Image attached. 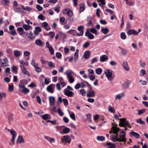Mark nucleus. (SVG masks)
<instances>
[{"label":"nucleus","mask_w":148,"mask_h":148,"mask_svg":"<svg viewBox=\"0 0 148 148\" xmlns=\"http://www.w3.org/2000/svg\"><path fill=\"white\" fill-rule=\"evenodd\" d=\"M8 58H5L3 59V60H1V63L2 64H6L8 63Z\"/></svg>","instance_id":"nucleus-40"},{"label":"nucleus","mask_w":148,"mask_h":148,"mask_svg":"<svg viewBox=\"0 0 148 148\" xmlns=\"http://www.w3.org/2000/svg\"><path fill=\"white\" fill-rule=\"evenodd\" d=\"M137 111L138 112V115H140L142 114L145 113L146 111V110L145 109H143L141 110H138Z\"/></svg>","instance_id":"nucleus-35"},{"label":"nucleus","mask_w":148,"mask_h":148,"mask_svg":"<svg viewBox=\"0 0 148 148\" xmlns=\"http://www.w3.org/2000/svg\"><path fill=\"white\" fill-rule=\"evenodd\" d=\"M79 52V50L78 49H77L76 50V52L74 54V61L75 62H76L78 60Z\"/></svg>","instance_id":"nucleus-24"},{"label":"nucleus","mask_w":148,"mask_h":148,"mask_svg":"<svg viewBox=\"0 0 148 148\" xmlns=\"http://www.w3.org/2000/svg\"><path fill=\"white\" fill-rule=\"evenodd\" d=\"M97 139L98 140L103 141L105 140V137L102 136H97Z\"/></svg>","instance_id":"nucleus-34"},{"label":"nucleus","mask_w":148,"mask_h":148,"mask_svg":"<svg viewBox=\"0 0 148 148\" xmlns=\"http://www.w3.org/2000/svg\"><path fill=\"white\" fill-rule=\"evenodd\" d=\"M108 59V57L106 55H102L100 59V61L104 62L106 61Z\"/></svg>","instance_id":"nucleus-17"},{"label":"nucleus","mask_w":148,"mask_h":148,"mask_svg":"<svg viewBox=\"0 0 148 148\" xmlns=\"http://www.w3.org/2000/svg\"><path fill=\"white\" fill-rule=\"evenodd\" d=\"M90 31L93 33L94 34H97V30L94 28H92L90 29Z\"/></svg>","instance_id":"nucleus-57"},{"label":"nucleus","mask_w":148,"mask_h":148,"mask_svg":"<svg viewBox=\"0 0 148 148\" xmlns=\"http://www.w3.org/2000/svg\"><path fill=\"white\" fill-rule=\"evenodd\" d=\"M36 8L39 11H41L43 10L42 7L40 6L39 5H37L36 6Z\"/></svg>","instance_id":"nucleus-54"},{"label":"nucleus","mask_w":148,"mask_h":148,"mask_svg":"<svg viewBox=\"0 0 148 148\" xmlns=\"http://www.w3.org/2000/svg\"><path fill=\"white\" fill-rule=\"evenodd\" d=\"M104 74L108 80H110V78L112 75V71L110 69H107L104 72Z\"/></svg>","instance_id":"nucleus-6"},{"label":"nucleus","mask_w":148,"mask_h":148,"mask_svg":"<svg viewBox=\"0 0 148 148\" xmlns=\"http://www.w3.org/2000/svg\"><path fill=\"white\" fill-rule=\"evenodd\" d=\"M122 87L123 88H127L129 87V84L127 83H125L123 84Z\"/></svg>","instance_id":"nucleus-56"},{"label":"nucleus","mask_w":148,"mask_h":148,"mask_svg":"<svg viewBox=\"0 0 148 148\" xmlns=\"http://www.w3.org/2000/svg\"><path fill=\"white\" fill-rule=\"evenodd\" d=\"M90 56V53L89 51H86L84 53V58L86 59H88Z\"/></svg>","instance_id":"nucleus-23"},{"label":"nucleus","mask_w":148,"mask_h":148,"mask_svg":"<svg viewBox=\"0 0 148 148\" xmlns=\"http://www.w3.org/2000/svg\"><path fill=\"white\" fill-rule=\"evenodd\" d=\"M49 101L50 102V105L51 106H53L54 105L55 102V97L52 96L49 97Z\"/></svg>","instance_id":"nucleus-14"},{"label":"nucleus","mask_w":148,"mask_h":148,"mask_svg":"<svg viewBox=\"0 0 148 148\" xmlns=\"http://www.w3.org/2000/svg\"><path fill=\"white\" fill-rule=\"evenodd\" d=\"M27 81L26 79H23L20 81V84H19L18 86L20 85H24V84H27Z\"/></svg>","instance_id":"nucleus-30"},{"label":"nucleus","mask_w":148,"mask_h":148,"mask_svg":"<svg viewBox=\"0 0 148 148\" xmlns=\"http://www.w3.org/2000/svg\"><path fill=\"white\" fill-rule=\"evenodd\" d=\"M89 42L88 41H87L84 44L83 47L84 48H86L89 46Z\"/></svg>","instance_id":"nucleus-52"},{"label":"nucleus","mask_w":148,"mask_h":148,"mask_svg":"<svg viewBox=\"0 0 148 148\" xmlns=\"http://www.w3.org/2000/svg\"><path fill=\"white\" fill-rule=\"evenodd\" d=\"M64 94L65 95L67 96L68 97H72L75 95L74 92L72 91L65 89L63 91Z\"/></svg>","instance_id":"nucleus-4"},{"label":"nucleus","mask_w":148,"mask_h":148,"mask_svg":"<svg viewBox=\"0 0 148 148\" xmlns=\"http://www.w3.org/2000/svg\"><path fill=\"white\" fill-rule=\"evenodd\" d=\"M140 65L143 68H144L146 64L144 62H142V61L140 60Z\"/></svg>","instance_id":"nucleus-60"},{"label":"nucleus","mask_w":148,"mask_h":148,"mask_svg":"<svg viewBox=\"0 0 148 148\" xmlns=\"http://www.w3.org/2000/svg\"><path fill=\"white\" fill-rule=\"evenodd\" d=\"M130 134H131L136 138H140V134L135 132L132 131L130 133Z\"/></svg>","instance_id":"nucleus-18"},{"label":"nucleus","mask_w":148,"mask_h":148,"mask_svg":"<svg viewBox=\"0 0 148 148\" xmlns=\"http://www.w3.org/2000/svg\"><path fill=\"white\" fill-rule=\"evenodd\" d=\"M101 31L104 34H106L109 31V29L107 28L101 27Z\"/></svg>","instance_id":"nucleus-27"},{"label":"nucleus","mask_w":148,"mask_h":148,"mask_svg":"<svg viewBox=\"0 0 148 148\" xmlns=\"http://www.w3.org/2000/svg\"><path fill=\"white\" fill-rule=\"evenodd\" d=\"M62 140L65 143H68L70 144L71 141V139L70 137L68 135H66L63 136Z\"/></svg>","instance_id":"nucleus-8"},{"label":"nucleus","mask_w":148,"mask_h":148,"mask_svg":"<svg viewBox=\"0 0 148 148\" xmlns=\"http://www.w3.org/2000/svg\"><path fill=\"white\" fill-rule=\"evenodd\" d=\"M2 1L4 2L5 5H8L10 3V0H2Z\"/></svg>","instance_id":"nucleus-59"},{"label":"nucleus","mask_w":148,"mask_h":148,"mask_svg":"<svg viewBox=\"0 0 148 148\" xmlns=\"http://www.w3.org/2000/svg\"><path fill=\"white\" fill-rule=\"evenodd\" d=\"M56 57L58 58H62V54L60 52H57L56 53Z\"/></svg>","instance_id":"nucleus-62"},{"label":"nucleus","mask_w":148,"mask_h":148,"mask_svg":"<svg viewBox=\"0 0 148 148\" xmlns=\"http://www.w3.org/2000/svg\"><path fill=\"white\" fill-rule=\"evenodd\" d=\"M123 65L126 71H128L129 70V67L126 61H125L123 62Z\"/></svg>","instance_id":"nucleus-22"},{"label":"nucleus","mask_w":148,"mask_h":148,"mask_svg":"<svg viewBox=\"0 0 148 148\" xmlns=\"http://www.w3.org/2000/svg\"><path fill=\"white\" fill-rule=\"evenodd\" d=\"M27 36L28 37L31 39H33L35 38V37L33 36V33L31 32L27 34Z\"/></svg>","instance_id":"nucleus-32"},{"label":"nucleus","mask_w":148,"mask_h":148,"mask_svg":"<svg viewBox=\"0 0 148 148\" xmlns=\"http://www.w3.org/2000/svg\"><path fill=\"white\" fill-rule=\"evenodd\" d=\"M79 11L80 12H83L85 10V5L84 3H81L79 5Z\"/></svg>","instance_id":"nucleus-26"},{"label":"nucleus","mask_w":148,"mask_h":148,"mask_svg":"<svg viewBox=\"0 0 148 148\" xmlns=\"http://www.w3.org/2000/svg\"><path fill=\"white\" fill-rule=\"evenodd\" d=\"M127 34L129 35L132 34H134L136 35H137L138 34V32L133 29H130L127 32Z\"/></svg>","instance_id":"nucleus-11"},{"label":"nucleus","mask_w":148,"mask_h":148,"mask_svg":"<svg viewBox=\"0 0 148 148\" xmlns=\"http://www.w3.org/2000/svg\"><path fill=\"white\" fill-rule=\"evenodd\" d=\"M5 130H7L8 132H10L12 138L11 139V142H9V143L10 146H13L14 144V141L17 135V133L12 128L11 130L6 127Z\"/></svg>","instance_id":"nucleus-1"},{"label":"nucleus","mask_w":148,"mask_h":148,"mask_svg":"<svg viewBox=\"0 0 148 148\" xmlns=\"http://www.w3.org/2000/svg\"><path fill=\"white\" fill-rule=\"evenodd\" d=\"M14 89V86L13 85H9L8 90L10 92L12 91Z\"/></svg>","instance_id":"nucleus-49"},{"label":"nucleus","mask_w":148,"mask_h":148,"mask_svg":"<svg viewBox=\"0 0 148 148\" xmlns=\"http://www.w3.org/2000/svg\"><path fill=\"white\" fill-rule=\"evenodd\" d=\"M34 67L35 68V71L36 72L38 73H39L41 72L42 71L41 69L39 67H38V66H36Z\"/></svg>","instance_id":"nucleus-39"},{"label":"nucleus","mask_w":148,"mask_h":148,"mask_svg":"<svg viewBox=\"0 0 148 148\" xmlns=\"http://www.w3.org/2000/svg\"><path fill=\"white\" fill-rule=\"evenodd\" d=\"M124 94L123 93H122L120 94H119L117 95L115 98V99L116 100H117V99L119 100H120L121 98H123L124 97Z\"/></svg>","instance_id":"nucleus-25"},{"label":"nucleus","mask_w":148,"mask_h":148,"mask_svg":"<svg viewBox=\"0 0 148 148\" xmlns=\"http://www.w3.org/2000/svg\"><path fill=\"white\" fill-rule=\"evenodd\" d=\"M95 72L97 74L100 75L102 72V69L101 68H98L96 70Z\"/></svg>","instance_id":"nucleus-33"},{"label":"nucleus","mask_w":148,"mask_h":148,"mask_svg":"<svg viewBox=\"0 0 148 148\" xmlns=\"http://www.w3.org/2000/svg\"><path fill=\"white\" fill-rule=\"evenodd\" d=\"M63 101L64 103V105L65 106H66L68 104V101L67 99L66 98L63 99L62 100Z\"/></svg>","instance_id":"nucleus-51"},{"label":"nucleus","mask_w":148,"mask_h":148,"mask_svg":"<svg viewBox=\"0 0 148 148\" xmlns=\"http://www.w3.org/2000/svg\"><path fill=\"white\" fill-rule=\"evenodd\" d=\"M14 54L15 56L18 57L20 56L21 53L18 50H14Z\"/></svg>","instance_id":"nucleus-31"},{"label":"nucleus","mask_w":148,"mask_h":148,"mask_svg":"<svg viewBox=\"0 0 148 148\" xmlns=\"http://www.w3.org/2000/svg\"><path fill=\"white\" fill-rule=\"evenodd\" d=\"M110 137L111 140L114 142L119 141V138L117 137L116 136L112 134L110 136Z\"/></svg>","instance_id":"nucleus-19"},{"label":"nucleus","mask_w":148,"mask_h":148,"mask_svg":"<svg viewBox=\"0 0 148 148\" xmlns=\"http://www.w3.org/2000/svg\"><path fill=\"white\" fill-rule=\"evenodd\" d=\"M112 129L113 130V133L115 134L116 135V136L117 137L118 136V132H119V130H120V128H118L117 127H116L115 126H113L112 127Z\"/></svg>","instance_id":"nucleus-15"},{"label":"nucleus","mask_w":148,"mask_h":148,"mask_svg":"<svg viewBox=\"0 0 148 148\" xmlns=\"http://www.w3.org/2000/svg\"><path fill=\"white\" fill-rule=\"evenodd\" d=\"M70 117L73 120H75L76 119L75 115L74 113H73L70 115Z\"/></svg>","instance_id":"nucleus-64"},{"label":"nucleus","mask_w":148,"mask_h":148,"mask_svg":"<svg viewBox=\"0 0 148 148\" xmlns=\"http://www.w3.org/2000/svg\"><path fill=\"white\" fill-rule=\"evenodd\" d=\"M38 18L39 19H40L42 20H44L45 19V17L42 14L39 15L38 16Z\"/></svg>","instance_id":"nucleus-46"},{"label":"nucleus","mask_w":148,"mask_h":148,"mask_svg":"<svg viewBox=\"0 0 148 148\" xmlns=\"http://www.w3.org/2000/svg\"><path fill=\"white\" fill-rule=\"evenodd\" d=\"M108 110L109 111L111 112L114 113L115 112V110L114 108L111 106H109L108 108Z\"/></svg>","instance_id":"nucleus-41"},{"label":"nucleus","mask_w":148,"mask_h":148,"mask_svg":"<svg viewBox=\"0 0 148 148\" xmlns=\"http://www.w3.org/2000/svg\"><path fill=\"white\" fill-rule=\"evenodd\" d=\"M6 96V93L0 92V101L2 100L3 98H5Z\"/></svg>","instance_id":"nucleus-29"},{"label":"nucleus","mask_w":148,"mask_h":148,"mask_svg":"<svg viewBox=\"0 0 148 148\" xmlns=\"http://www.w3.org/2000/svg\"><path fill=\"white\" fill-rule=\"evenodd\" d=\"M121 38L122 39H125L126 38V36L124 32H121L120 35Z\"/></svg>","instance_id":"nucleus-43"},{"label":"nucleus","mask_w":148,"mask_h":148,"mask_svg":"<svg viewBox=\"0 0 148 148\" xmlns=\"http://www.w3.org/2000/svg\"><path fill=\"white\" fill-rule=\"evenodd\" d=\"M121 53L123 55H125L127 53V51L121 48Z\"/></svg>","instance_id":"nucleus-44"},{"label":"nucleus","mask_w":148,"mask_h":148,"mask_svg":"<svg viewBox=\"0 0 148 148\" xmlns=\"http://www.w3.org/2000/svg\"><path fill=\"white\" fill-rule=\"evenodd\" d=\"M65 74L67 75V77H73V75H74L73 72L71 70H67Z\"/></svg>","instance_id":"nucleus-16"},{"label":"nucleus","mask_w":148,"mask_h":148,"mask_svg":"<svg viewBox=\"0 0 148 148\" xmlns=\"http://www.w3.org/2000/svg\"><path fill=\"white\" fill-rule=\"evenodd\" d=\"M19 87L23 89L22 92L24 94H26L29 91V90L26 88L25 85H21V86L20 85L19 86Z\"/></svg>","instance_id":"nucleus-10"},{"label":"nucleus","mask_w":148,"mask_h":148,"mask_svg":"<svg viewBox=\"0 0 148 148\" xmlns=\"http://www.w3.org/2000/svg\"><path fill=\"white\" fill-rule=\"evenodd\" d=\"M8 120L10 124H11L13 122V117L12 116L10 115L8 117Z\"/></svg>","instance_id":"nucleus-37"},{"label":"nucleus","mask_w":148,"mask_h":148,"mask_svg":"<svg viewBox=\"0 0 148 148\" xmlns=\"http://www.w3.org/2000/svg\"><path fill=\"white\" fill-rule=\"evenodd\" d=\"M108 146L107 148H115V145L114 144H112L110 142H108L105 144Z\"/></svg>","instance_id":"nucleus-21"},{"label":"nucleus","mask_w":148,"mask_h":148,"mask_svg":"<svg viewBox=\"0 0 148 148\" xmlns=\"http://www.w3.org/2000/svg\"><path fill=\"white\" fill-rule=\"evenodd\" d=\"M49 49L51 54L52 55H53L54 54V50L53 48L52 47H51Z\"/></svg>","instance_id":"nucleus-58"},{"label":"nucleus","mask_w":148,"mask_h":148,"mask_svg":"<svg viewBox=\"0 0 148 148\" xmlns=\"http://www.w3.org/2000/svg\"><path fill=\"white\" fill-rule=\"evenodd\" d=\"M70 10L69 9H65L63 10V12L64 14H67L69 13V12Z\"/></svg>","instance_id":"nucleus-55"},{"label":"nucleus","mask_w":148,"mask_h":148,"mask_svg":"<svg viewBox=\"0 0 148 148\" xmlns=\"http://www.w3.org/2000/svg\"><path fill=\"white\" fill-rule=\"evenodd\" d=\"M57 110L60 116H62L64 115V114L63 112L62 111L60 108H58Z\"/></svg>","instance_id":"nucleus-42"},{"label":"nucleus","mask_w":148,"mask_h":148,"mask_svg":"<svg viewBox=\"0 0 148 148\" xmlns=\"http://www.w3.org/2000/svg\"><path fill=\"white\" fill-rule=\"evenodd\" d=\"M86 96L87 97H92L95 96V91L92 90H90L89 92L87 94Z\"/></svg>","instance_id":"nucleus-13"},{"label":"nucleus","mask_w":148,"mask_h":148,"mask_svg":"<svg viewBox=\"0 0 148 148\" xmlns=\"http://www.w3.org/2000/svg\"><path fill=\"white\" fill-rule=\"evenodd\" d=\"M120 122L119 125L121 127H125L127 126L130 128H131V126L130 125L128 121L126 120V119L125 118H121L120 119Z\"/></svg>","instance_id":"nucleus-2"},{"label":"nucleus","mask_w":148,"mask_h":148,"mask_svg":"<svg viewBox=\"0 0 148 148\" xmlns=\"http://www.w3.org/2000/svg\"><path fill=\"white\" fill-rule=\"evenodd\" d=\"M20 67L21 68V70L23 74L28 77H30V74L28 71L27 70L26 68L23 65H20Z\"/></svg>","instance_id":"nucleus-7"},{"label":"nucleus","mask_w":148,"mask_h":148,"mask_svg":"<svg viewBox=\"0 0 148 148\" xmlns=\"http://www.w3.org/2000/svg\"><path fill=\"white\" fill-rule=\"evenodd\" d=\"M70 131V130L69 128L65 127V128L63 129V132H61L60 133L61 134H67Z\"/></svg>","instance_id":"nucleus-20"},{"label":"nucleus","mask_w":148,"mask_h":148,"mask_svg":"<svg viewBox=\"0 0 148 148\" xmlns=\"http://www.w3.org/2000/svg\"><path fill=\"white\" fill-rule=\"evenodd\" d=\"M14 10L15 12L19 13H23L24 12L20 8H17L14 9Z\"/></svg>","instance_id":"nucleus-28"},{"label":"nucleus","mask_w":148,"mask_h":148,"mask_svg":"<svg viewBox=\"0 0 148 148\" xmlns=\"http://www.w3.org/2000/svg\"><path fill=\"white\" fill-rule=\"evenodd\" d=\"M31 64L34 67L36 66H38V63L35 64V61L34 60H32Z\"/></svg>","instance_id":"nucleus-63"},{"label":"nucleus","mask_w":148,"mask_h":148,"mask_svg":"<svg viewBox=\"0 0 148 148\" xmlns=\"http://www.w3.org/2000/svg\"><path fill=\"white\" fill-rule=\"evenodd\" d=\"M125 132L122 131L119 134V142L125 143L126 141Z\"/></svg>","instance_id":"nucleus-3"},{"label":"nucleus","mask_w":148,"mask_h":148,"mask_svg":"<svg viewBox=\"0 0 148 148\" xmlns=\"http://www.w3.org/2000/svg\"><path fill=\"white\" fill-rule=\"evenodd\" d=\"M69 80L70 83H72L74 81V79L73 78V77H69Z\"/></svg>","instance_id":"nucleus-53"},{"label":"nucleus","mask_w":148,"mask_h":148,"mask_svg":"<svg viewBox=\"0 0 148 148\" xmlns=\"http://www.w3.org/2000/svg\"><path fill=\"white\" fill-rule=\"evenodd\" d=\"M126 3L127 5L130 6L133 5L134 4V2L133 1H128L126 2Z\"/></svg>","instance_id":"nucleus-45"},{"label":"nucleus","mask_w":148,"mask_h":148,"mask_svg":"<svg viewBox=\"0 0 148 148\" xmlns=\"http://www.w3.org/2000/svg\"><path fill=\"white\" fill-rule=\"evenodd\" d=\"M42 118L44 120H47L49 118V116L48 114L43 115L42 116Z\"/></svg>","instance_id":"nucleus-47"},{"label":"nucleus","mask_w":148,"mask_h":148,"mask_svg":"<svg viewBox=\"0 0 148 148\" xmlns=\"http://www.w3.org/2000/svg\"><path fill=\"white\" fill-rule=\"evenodd\" d=\"M84 28V26L81 25L79 26L77 28V29L78 31H80V33H77V36H82L84 34V31L83 29Z\"/></svg>","instance_id":"nucleus-9"},{"label":"nucleus","mask_w":148,"mask_h":148,"mask_svg":"<svg viewBox=\"0 0 148 148\" xmlns=\"http://www.w3.org/2000/svg\"><path fill=\"white\" fill-rule=\"evenodd\" d=\"M25 140L23 137L21 135L19 136L16 140V143L17 144L23 143Z\"/></svg>","instance_id":"nucleus-12"},{"label":"nucleus","mask_w":148,"mask_h":148,"mask_svg":"<svg viewBox=\"0 0 148 148\" xmlns=\"http://www.w3.org/2000/svg\"><path fill=\"white\" fill-rule=\"evenodd\" d=\"M30 26L27 25L26 24H24L23 25V28L26 30H29L30 28Z\"/></svg>","instance_id":"nucleus-50"},{"label":"nucleus","mask_w":148,"mask_h":148,"mask_svg":"<svg viewBox=\"0 0 148 148\" xmlns=\"http://www.w3.org/2000/svg\"><path fill=\"white\" fill-rule=\"evenodd\" d=\"M136 122L137 123L142 125H144L145 124V122L144 121H143L141 118L138 119L136 121Z\"/></svg>","instance_id":"nucleus-38"},{"label":"nucleus","mask_w":148,"mask_h":148,"mask_svg":"<svg viewBox=\"0 0 148 148\" xmlns=\"http://www.w3.org/2000/svg\"><path fill=\"white\" fill-rule=\"evenodd\" d=\"M49 66L51 68H54L55 66L54 64L51 61L49 62Z\"/></svg>","instance_id":"nucleus-61"},{"label":"nucleus","mask_w":148,"mask_h":148,"mask_svg":"<svg viewBox=\"0 0 148 148\" xmlns=\"http://www.w3.org/2000/svg\"><path fill=\"white\" fill-rule=\"evenodd\" d=\"M35 43L38 46H40L42 45L43 43L41 40L37 39L36 40Z\"/></svg>","instance_id":"nucleus-36"},{"label":"nucleus","mask_w":148,"mask_h":148,"mask_svg":"<svg viewBox=\"0 0 148 148\" xmlns=\"http://www.w3.org/2000/svg\"><path fill=\"white\" fill-rule=\"evenodd\" d=\"M80 92L83 96H86V91L84 89H82L80 90Z\"/></svg>","instance_id":"nucleus-48"},{"label":"nucleus","mask_w":148,"mask_h":148,"mask_svg":"<svg viewBox=\"0 0 148 148\" xmlns=\"http://www.w3.org/2000/svg\"><path fill=\"white\" fill-rule=\"evenodd\" d=\"M55 87V85L54 84H51L47 87V90L49 92L51 93H53L54 92Z\"/></svg>","instance_id":"nucleus-5"}]
</instances>
